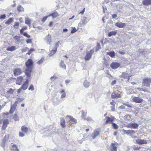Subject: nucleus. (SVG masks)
<instances>
[{"label": "nucleus", "instance_id": "45", "mask_svg": "<svg viewBox=\"0 0 151 151\" xmlns=\"http://www.w3.org/2000/svg\"><path fill=\"white\" fill-rule=\"evenodd\" d=\"M23 34L24 36L26 37L27 38L30 37V36L27 34V32H23Z\"/></svg>", "mask_w": 151, "mask_h": 151}, {"label": "nucleus", "instance_id": "18", "mask_svg": "<svg viewBox=\"0 0 151 151\" xmlns=\"http://www.w3.org/2000/svg\"><path fill=\"white\" fill-rule=\"evenodd\" d=\"M23 78L22 76L18 77L16 80V83L17 84L20 85L23 80Z\"/></svg>", "mask_w": 151, "mask_h": 151}, {"label": "nucleus", "instance_id": "34", "mask_svg": "<svg viewBox=\"0 0 151 151\" xmlns=\"http://www.w3.org/2000/svg\"><path fill=\"white\" fill-rule=\"evenodd\" d=\"M90 84V83L86 80L83 83L84 86L86 88L88 87Z\"/></svg>", "mask_w": 151, "mask_h": 151}, {"label": "nucleus", "instance_id": "16", "mask_svg": "<svg viewBox=\"0 0 151 151\" xmlns=\"http://www.w3.org/2000/svg\"><path fill=\"white\" fill-rule=\"evenodd\" d=\"M24 19L25 23L30 27L32 22L31 20L28 17H25Z\"/></svg>", "mask_w": 151, "mask_h": 151}, {"label": "nucleus", "instance_id": "57", "mask_svg": "<svg viewBox=\"0 0 151 151\" xmlns=\"http://www.w3.org/2000/svg\"><path fill=\"white\" fill-rule=\"evenodd\" d=\"M26 42L27 44L32 43V40L30 39H29L27 40Z\"/></svg>", "mask_w": 151, "mask_h": 151}, {"label": "nucleus", "instance_id": "6", "mask_svg": "<svg viewBox=\"0 0 151 151\" xmlns=\"http://www.w3.org/2000/svg\"><path fill=\"white\" fill-rule=\"evenodd\" d=\"M51 38V36L49 34H48V35L46 36L45 39V42L50 45H51V42H52Z\"/></svg>", "mask_w": 151, "mask_h": 151}, {"label": "nucleus", "instance_id": "31", "mask_svg": "<svg viewBox=\"0 0 151 151\" xmlns=\"http://www.w3.org/2000/svg\"><path fill=\"white\" fill-rule=\"evenodd\" d=\"M138 52L140 54H141L142 55H146V53H145V52H146L145 50H143L142 49H139L138 50Z\"/></svg>", "mask_w": 151, "mask_h": 151}, {"label": "nucleus", "instance_id": "12", "mask_svg": "<svg viewBox=\"0 0 151 151\" xmlns=\"http://www.w3.org/2000/svg\"><path fill=\"white\" fill-rule=\"evenodd\" d=\"M89 20L88 19H87L86 17H83L81 20V22L79 23L81 26H83L86 24L87 22Z\"/></svg>", "mask_w": 151, "mask_h": 151}, {"label": "nucleus", "instance_id": "33", "mask_svg": "<svg viewBox=\"0 0 151 151\" xmlns=\"http://www.w3.org/2000/svg\"><path fill=\"white\" fill-rule=\"evenodd\" d=\"M13 21V18H10L6 22L5 24L8 25L10 24Z\"/></svg>", "mask_w": 151, "mask_h": 151}, {"label": "nucleus", "instance_id": "30", "mask_svg": "<svg viewBox=\"0 0 151 151\" xmlns=\"http://www.w3.org/2000/svg\"><path fill=\"white\" fill-rule=\"evenodd\" d=\"M6 50H7L9 51H14L16 50V47L15 46H12L11 47L7 48Z\"/></svg>", "mask_w": 151, "mask_h": 151}, {"label": "nucleus", "instance_id": "4", "mask_svg": "<svg viewBox=\"0 0 151 151\" xmlns=\"http://www.w3.org/2000/svg\"><path fill=\"white\" fill-rule=\"evenodd\" d=\"M134 143H136L137 144L139 145H142L147 143V142L146 140L144 139H134L133 140Z\"/></svg>", "mask_w": 151, "mask_h": 151}, {"label": "nucleus", "instance_id": "59", "mask_svg": "<svg viewBox=\"0 0 151 151\" xmlns=\"http://www.w3.org/2000/svg\"><path fill=\"white\" fill-rule=\"evenodd\" d=\"M111 110L112 111H114L115 110V106H112L110 107Z\"/></svg>", "mask_w": 151, "mask_h": 151}, {"label": "nucleus", "instance_id": "41", "mask_svg": "<svg viewBox=\"0 0 151 151\" xmlns=\"http://www.w3.org/2000/svg\"><path fill=\"white\" fill-rule=\"evenodd\" d=\"M58 13L56 12H54L50 14V16H52L53 18L56 17L58 16Z\"/></svg>", "mask_w": 151, "mask_h": 151}, {"label": "nucleus", "instance_id": "3", "mask_svg": "<svg viewBox=\"0 0 151 151\" xmlns=\"http://www.w3.org/2000/svg\"><path fill=\"white\" fill-rule=\"evenodd\" d=\"M94 52L93 50H91L89 51H87L86 54L85 56L84 59L86 61L89 60L91 58L92 55Z\"/></svg>", "mask_w": 151, "mask_h": 151}, {"label": "nucleus", "instance_id": "55", "mask_svg": "<svg viewBox=\"0 0 151 151\" xmlns=\"http://www.w3.org/2000/svg\"><path fill=\"white\" fill-rule=\"evenodd\" d=\"M122 132L124 134L128 135V130H125V129H123L122 130Z\"/></svg>", "mask_w": 151, "mask_h": 151}, {"label": "nucleus", "instance_id": "23", "mask_svg": "<svg viewBox=\"0 0 151 151\" xmlns=\"http://www.w3.org/2000/svg\"><path fill=\"white\" fill-rule=\"evenodd\" d=\"M16 105L15 104H13L11 106L9 111L10 114H12L14 112L16 109Z\"/></svg>", "mask_w": 151, "mask_h": 151}, {"label": "nucleus", "instance_id": "50", "mask_svg": "<svg viewBox=\"0 0 151 151\" xmlns=\"http://www.w3.org/2000/svg\"><path fill=\"white\" fill-rule=\"evenodd\" d=\"M29 90H31L32 91H33L34 90V88L33 86L32 85H31L30 86V87L29 88Z\"/></svg>", "mask_w": 151, "mask_h": 151}, {"label": "nucleus", "instance_id": "21", "mask_svg": "<svg viewBox=\"0 0 151 151\" xmlns=\"http://www.w3.org/2000/svg\"><path fill=\"white\" fill-rule=\"evenodd\" d=\"M117 33V30L109 32L108 34V36L109 37H110L112 36L115 35Z\"/></svg>", "mask_w": 151, "mask_h": 151}, {"label": "nucleus", "instance_id": "28", "mask_svg": "<svg viewBox=\"0 0 151 151\" xmlns=\"http://www.w3.org/2000/svg\"><path fill=\"white\" fill-rule=\"evenodd\" d=\"M129 75L128 74L126 73H123L121 76V78H127L129 77Z\"/></svg>", "mask_w": 151, "mask_h": 151}, {"label": "nucleus", "instance_id": "49", "mask_svg": "<svg viewBox=\"0 0 151 151\" xmlns=\"http://www.w3.org/2000/svg\"><path fill=\"white\" fill-rule=\"evenodd\" d=\"M7 92L9 94H12L13 93L14 91L12 88H10L9 90L7 91Z\"/></svg>", "mask_w": 151, "mask_h": 151}, {"label": "nucleus", "instance_id": "1", "mask_svg": "<svg viewBox=\"0 0 151 151\" xmlns=\"http://www.w3.org/2000/svg\"><path fill=\"white\" fill-rule=\"evenodd\" d=\"M26 68L24 70L25 75L28 78L30 77L33 66V62L31 59H29L26 62Z\"/></svg>", "mask_w": 151, "mask_h": 151}, {"label": "nucleus", "instance_id": "15", "mask_svg": "<svg viewBox=\"0 0 151 151\" xmlns=\"http://www.w3.org/2000/svg\"><path fill=\"white\" fill-rule=\"evenodd\" d=\"M28 79H27L26 81L21 86V89H23V90H25L27 88L28 86Z\"/></svg>", "mask_w": 151, "mask_h": 151}, {"label": "nucleus", "instance_id": "61", "mask_svg": "<svg viewBox=\"0 0 151 151\" xmlns=\"http://www.w3.org/2000/svg\"><path fill=\"white\" fill-rule=\"evenodd\" d=\"M125 106L124 105H121L120 106L119 108L121 109H125Z\"/></svg>", "mask_w": 151, "mask_h": 151}, {"label": "nucleus", "instance_id": "5", "mask_svg": "<svg viewBox=\"0 0 151 151\" xmlns=\"http://www.w3.org/2000/svg\"><path fill=\"white\" fill-rule=\"evenodd\" d=\"M132 101L136 103H140L142 102L143 100L138 97H134L132 99Z\"/></svg>", "mask_w": 151, "mask_h": 151}, {"label": "nucleus", "instance_id": "9", "mask_svg": "<svg viewBox=\"0 0 151 151\" xmlns=\"http://www.w3.org/2000/svg\"><path fill=\"white\" fill-rule=\"evenodd\" d=\"M115 25L119 28H123L126 26V24L125 23H123L121 22H119L116 23Z\"/></svg>", "mask_w": 151, "mask_h": 151}, {"label": "nucleus", "instance_id": "19", "mask_svg": "<svg viewBox=\"0 0 151 151\" xmlns=\"http://www.w3.org/2000/svg\"><path fill=\"white\" fill-rule=\"evenodd\" d=\"M99 131L98 130H95L92 134V136L93 139H94L98 136L99 134Z\"/></svg>", "mask_w": 151, "mask_h": 151}, {"label": "nucleus", "instance_id": "36", "mask_svg": "<svg viewBox=\"0 0 151 151\" xmlns=\"http://www.w3.org/2000/svg\"><path fill=\"white\" fill-rule=\"evenodd\" d=\"M27 27L26 26L25 27H23L20 30V33L22 35L24 32V30H27Z\"/></svg>", "mask_w": 151, "mask_h": 151}, {"label": "nucleus", "instance_id": "40", "mask_svg": "<svg viewBox=\"0 0 151 151\" xmlns=\"http://www.w3.org/2000/svg\"><path fill=\"white\" fill-rule=\"evenodd\" d=\"M17 9L19 12H20L23 11L24 9L21 5H19L17 7Z\"/></svg>", "mask_w": 151, "mask_h": 151}, {"label": "nucleus", "instance_id": "2", "mask_svg": "<svg viewBox=\"0 0 151 151\" xmlns=\"http://www.w3.org/2000/svg\"><path fill=\"white\" fill-rule=\"evenodd\" d=\"M151 84V78L150 77H145L143 79L142 82V86L149 87H150Z\"/></svg>", "mask_w": 151, "mask_h": 151}, {"label": "nucleus", "instance_id": "13", "mask_svg": "<svg viewBox=\"0 0 151 151\" xmlns=\"http://www.w3.org/2000/svg\"><path fill=\"white\" fill-rule=\"evenodd\" d=\"M139 126V124L135 122L129 124L128 125V127L131 128L136 129Z\"/></svg>", "mask_w": 151, "mask_h": 151}, {"label": "nucleus", "instance_id": "29", "mask_svg": "<svg viewBox=\"0 0 151 151\" xmlns=\"http://www.w3.org/2000/svg\"><path fill=\"white\" fill-rule=\"evenodd\" d=\"M60 93L62 94L60 97L61 98H65V97L66 94L65 92V90H62L60 92Z\"/></svg>", "mask_w": 151, "mask_h": 151}, {"label": "nucleus", "instance_id": "64", "mask_svg": "<svg viewBox=\"0 0 151 151\" xmlns=\"http://www.w3.org/2000/svg\"><path fill=\"white\" fill-rule=\"evenodd\" d=\"M116 83V81L115 80L112 81L111 83V84L112 86H113L114 84H115Z\"/></svg>", "mask_w": 151, "mask_h": 151}, {"label": "nucleus", "instance_id": "47", "mask_svg": "<svg viewBox=\"0 0 151 151\" xmlns=\"http://www.w3.org/2000/svg\"><path fill=\"white\" fill-rule=\"evenodd\" d=\"M6 16L5 14L2 15L0 16V19L3 20L6 18Z\"/></svg>", "mask_w": 151, "mask_h": 151}, {"label": "nucleus", "instance_id": "58", "mask_svg": "<svg viewBox=\"0 0 151 151\" xmlns=\"http://www.w3.org/2000/svg\"><path fill=\"white\" fill-rule=\"evenodd\" d=\"M125 106H127L129 108H132V106L131 104H124Z\"/></svg>", "mask_w": 151, "mask_h": 151}, {"label": "nucleus", "instance_id": "53", "mask_svg": "<svg viewBox=\"0 0 151 151\" xmlns=\"http://www.w3.org/2000/svg\"><path fill=\"white\" fill-rule=\"evenodd\" d=\"M44 60V58H42L39 61L37 62V63L38 64L41 63Z\"/></svg>", "mask_w": 151, "mask_h": 151}, {"label": "nucleus", "instance_id": "60", "mask_svg": "<svg viewBox=\"0 0 151 151\" xmlns=\"http://www.w3.org/2000/svg\"><path fill=\"white\" fill-rule=\"evenodd\" d=\"M6 136H5L4 137L3 139V141H2V142L4 144L6 141Z\"/></svg>", "mask_w": 151, "mask_h": 151}, {"label": "nucleus", "instance_id": "48", "mask_svg": "<svg viewBox=\"0 0 151 151\" xmlns=\"http://www.w3.org/2000/svg\"><path fill=\"white\" fill-rule=\"evenodd\" d=\"M60 44V42H58L56 43L55 45V49L57 50V48L58 47Z\"/></svg>", "mask_w": 151, "mask_h": 151}, {"label": "nucleus", "instance_id": "43", "mask_svg": "<svg viewBox=\"0 0 151 151\" xmlns=\"http://www.w3.org/2000/svg\"><path fill=\"white\" fill-rule=\"evenodd\" d=\"M135 133L134 131L133 130H128V135H133Z\"/></svg>", "mask_w": 151, "mask_h": 151}, {"label": "nucleus", "instance_id": "20", "mask_svg": "<svg viewBox=\"0 0 151 151\" xmlns=\"http://www.w3.org/2000/svg\"><path fill=\"white\" fill-rule=\"evenodd\" d=\"M111 97L112 99H115L119 98H121V96L120 94H116L114 93H113L111 95Z\"/></svg>", "mask_w": 151, "mask_h": 151}, {"label": "nucleus", "instance_id": "24", "mask_svg": "<svg viewBox=\"0 0 151 151\" xmlns=\"http://www.w3.org/2000/svg\"><path fill=\"white\" fill-rule=\"evenodd\" d=\"M21 129L22 132L25 133H27L28 131L27 127H25L24 125L22 126L21 128Z\"/></svg>", "mask_w": 151, "mask_h": 151}, {"label": "nucleus", "instance_id": "38", "mask_svg": "<svg viewBox=\"0 0 151 151\" xmlns=\"http://www.w3.org/2000/svg\"><path fill=\"white\" fill-rule=\"evenodd\" d=\"M13 150L12 151H19V149L17 148V147L16 145H13L12 147Z\"/></svg>", "mask_w": 151, "mask_h": 151}, {"label": "nucleus", "instance_id": "52", "mask_svg": "<svg viewBox=\"0 0 151 151\" xmlns=\"http://www.w3.org/2000/svg\"><path fill=\"white\" fill-rule=\"evenodd\" d=\"M133 149L135 150H139L140 148V147H136L135 145H134L133 146Z\"/></svg>", "mask_w": 151, "mask_h": 151}, {"label": "nucleus", "instance_id": "8", "mask_svg": "<svg viewBox=\"0 0 151 151\" xmlns=\"http://www.w3.org/2000/svg\"><path fill=\"white\" fill-rule=\"evenodd\" d=\"M120 65V64L119 63L116 62H112L111 64L110 67L112 69H116L119 67Z\"/></svg>", "mask_w": 151, "mask_h": 151}, {"label": "nucleus", "instance_id": "35", "mask_svg": "<svg viewBox=\"0 0 151 151\" xmlns=\"http://www.w3.org/2000/svg\"><path fill=\"white\" fill-rule=\"evenodd\" d=\"M14 39L15 40V41L16 42H18L20 41V37L17 36V35H15L14 36Z\"/></svg>", "mask_w": 151, "mask_h": 151}, {"label": "nucleus", "instance_id": "54", "mask_svg": "<svg viewBox=\"0 0 151 151\" xmlns=\"http://www.w3.org/2000/svg\"><path fill=\"white\" fill-rule=\"evenodd\" d=\"M49 16H45V17H43L42 20V21L43 22H44L45 21L46 19H47V17Z\"/></svg>", "mask_w": 151, "mask_h": 151}, {"label": "nucleus", "instance_id": "42", "mask_svg": "<svg viewBox=\"0 0 151 151\" xmlns=\"http://www.w3.org/2000/svg\"><path fill=\"white\" fill-rule=\"evenodd\" d=\"M112 127L114 129H117L118 128V126L115 123H112Z\"/></svg>", "mask_w": 151, "mask_h": 151}, {"label": "nucleus", "instance_id": "46", "mask_svg": "<svg viewBox=\"0 0 151 151\" xmlns=\"http://www.w3.org/2000/svg\"><path fill=\"white\" fill-rule=\"evenodd\" d=\"M77 31V30L76 29L75 27H72V30L71 31V33L72 34L74 33L75 32Z\"/></svg>", "mask_w": 151, "mask_h": 151}, {"label": "nucleus", "instance_id": "22", "mask_svg": "<svg viewBox=\"0 0 151 151\" xmlns=\"http://www.w3.org/2000/svg\"><path fill=\"white\" fill-rule=\"evenodd\" d=\"M67 117H69L70 118V119L71 122H72V124H76L77 123V120H76L73 118L72 116H67Z\"/></svg>", "mask_w": 151, "mask_h": 151}, {"label": "nucleus", "instance_id": "56", "mask_svg": "<svg viewBox=\"0 0 151 151\" xmlns=\"http://www.w3.org/2000/svg\"><path fill=\"white\" fill-rule=\"evenodd\" d=\"M19 136L20 137H22L24 136V134L21 132H20L19 133Z\"/></svg>", "mask_w": 151, "mask_h": 151}, {"label": "nucleus", "instance_id": "62", "mask_svg": "<svg viewBox=\"0 0 151 151\" xmlns=\"http://www.w3.org/2000/svg\"><path fill=\"white\" fill-rule=\"evenodd\" d=\"M86 119L88 121H91L92 120L91 118V117L88 116Z\"/></svg>", "mask_w": 151, "mask_h": 151}, {"label": "nucleus", "instance_id": "11", "mask_svg": "<svg viewBox=\"0 0 151 151\" xmlns=\"http://www.w3.org/2000/svg\"><path fill=\"white\" fill-rule=\"evenodd\" d=\"M118 143L116 142L112 143L111 144L110 150L111 151H117L116 147Z\"/></svg>", "mask_w": 151, "mask_h": 151}, {"label": "nucleus", "instance_id": "39", "mask_svg": "<svg viewBox=\"0 0 151 151\" xmlns=\"http://www.w3.org/2000/svg\"><path fill=\"white\" fill-rule=\"evenodd\" d=\"M13 118L15 121H18L19 120V117L17 114H14Z\"/></svg>", "mask_w": 151, "mask_h": 151}, {"label": "nucleus", "instance_id": "51", "mask_svg": "<svg viewBox=\"0 0 151 151\" xmlns=\"http://www.w3.org/2000/svg\"><path fill=\"white\" fill-rule=\"evenodd\" d=\"M35 50L33 48H31L30 49V50L27 53V54L28 55H30L31 53L33 51Z\"/></svg>", "mask_w": 151, "mask_h": 151}, {"label": "nucleus", "instance_id": "26", "mask_svg": "<svg viewBox=\"0 0 151 151\" xmlns=\"http://www.w3.org/2000/svg\"><path fill=\"white\" fill-rule=\"evenodd\" d=\"M60 66L62 68H63L64 69H66V66L64 62L62 60L60 63Z\"/></svg>", "mask_w": 151, "mask_h": 151}, {"label": "nucleus", "instance_id": "14", "mask_svg": "<svg viewBox=\"0 0 151 151\" xmlns=\"http://www.w3.org/2000/svg\"><path fill=\"white\" fill-rule=\"evenodd\" d=\"M22 70L20 68H17L14 70V74L15 76H16L21 74Z\"/></svg>", "mask_w": 151, "mask_h": 151}, {"label": "nucleus", "instance_id": "10", "mask_svg": "<svg viewBox=\"0 0 151 151\" xmlns=\"http://www.w3.org/2000/svg\"><path fill=\"white\" fill-rule=\"evenodd\" d=\"M9 123V121L8 119H6L4 120L3 123L2 129L3 130L5 129Z\"/></svg>", "mask_w": 151, "mask_h": 151}, {"label": "nucleus", "instance_id": "63", "mask_svg": "<svg viewBox=\"0 0 151 151\" xmlns=\"http://www.w3.org/2000/svg\"><path fill=\"white\" fill-rule=\"evenodd\" d=\"M112 17L113 18L115 19L117 17V14H113L112 15Z\"/></svg>", "mask_w": 151, "mask_h": 151}, {"label": "nucleus", "instance_id": "32", "mask_svg": "<svg viewBox=\"0 0 151 151\" xmlns=\"http://www.w3.org/2000/svg\"><path fill=\"white\" fill-rule=\"evenodd\" d=\"M80 113L82 114L81 116L82 118L84 120H86L85 117L86 116V113L84 112L83 110L80 111Z\"/></svg>", "mask_w": 151, "mask_h": 151}, {"label": "nucleus", "instance_id": "25", "mask_svg": "<svg viewBox=\"0 0 151 151\" xmlns=\"http://www.w3.org/2000/svg\"><path fill=\"white\" fill-rule=\"evenodd\" d=\"M107 55H109L112 58L114 57L115 56V53L114 51H111L109 52H107Z\"/></svg>", "mask_w": 151, "mask_h": 151}, {"label": "nucleus", "instance_id": "44", "mask_svg": "<svg viewBox=\"0 0 151 151\" xmlns=\"http://www.w3.org/2000/svg\"><path fill=\"white\" fill-rule=\"evenodd\" d=\"M19 24V22H16L13 27L15 29H18V26Z\"/></svg>", "mask_w": 151, "mask_h": 151}, {"label": "nucleus", "instance_id": "27", "mask_svg": "<svg viewBox=\"0 0 151 151\" xmlns=\"http://www.w3.org/2000/svg\"><path fill=\"white\" fill-rule=\"evenodd\" d=\"M65 121L63 118L60 119V125L63 127H65Z\"/></svg>", "mask_w": 151, "mask_h": 151}, {"label": "nucleus", "instance_id": "17", "mask_svg": "<svg viewBox=\"0 0 151 151\" xmlns=\"http://www.w3.org/2000/svg\"><path fill=\"white\" fill-rule=\"evenodd\" d=\"M142 3L144 5H150L151 4V0H143Z\"/></svg>", "mask_w": 151, "mask_h": 151}, {"label": "nucleus", "instance_id": "37", "mask_svg": "<svg viewBox=\"0 0 151 151\" xmlns=\"http://www.w3.org/2000/svg\"><path fill=\"white\" fill-rule=\"evenodd\" d=\"M56 51L57 50L55 49L54 50H52L50 51L49 55L50 56H52L56 52Z\"/></svg>", "mask_w": 151, "mask_h": 151}, {"label": "nucleus", "instance_id": "7", "mask_svg": "<svg viewBox=\"0 0 151 151\" xmlns=\"http://www.w3.org/2000/svg\"><path fill=\"white\" fill-rule=\"evenodd\" d=\"M106 119L105 124L112 123V122L114 121L115 118L113 116H111L110 117L108 116H106Z\"/></svg>", "mask_w": 151, "mask_h": 151}]
</instances>
